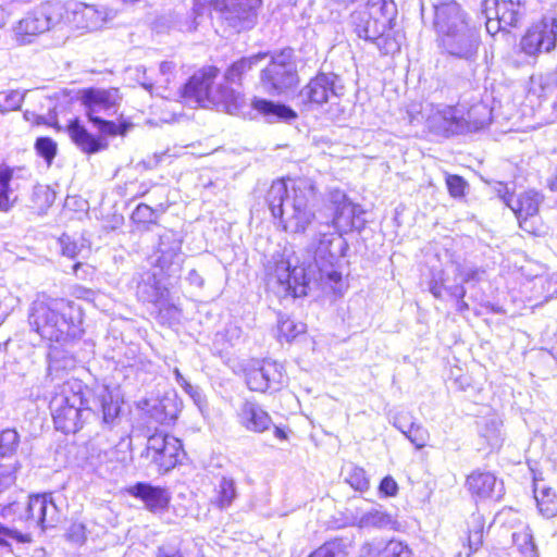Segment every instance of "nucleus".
I'll list each match as a JSON object with an SVG mask.
<instances>
[{
	"instance_id": "f257e3e1",
	"label": "nucleus",
	"mask_w": 557,
	"mask_h": 557,
	"mask_svg": "<svg viewBox=\"0 0 557 557\" xmlns=\"http://www.w3.org/2000/svg\"><path fill=\"white\" fill-rule=\"evenodd\" d=\"M338 239L330 225H320L317 236L307 246L302 260L298 257L281 259L275 262L272 274L285 295L306 296L311 284L342 294L343 275L335 268L336 255L331 247Z\"/></svg>"
},
{
	"instance_id": "f03ea898",
	"label": "nucleus",
	"mask_w": 557,
	"mask_h": 557,
	"mask_svg": "<svg viewBox=\"0 0 557 557\" xmlns=\"http://www.w3.org/2000/svg\"><path fill=\"white\" fill-rule=\"evenodd\" d=\"M49 408L57 430L76 433L91 412H101L102 421L112 424L119 417L117 399L107 387L99 388L90 400L83 393L78 381H66L58 385Z\"/></svg>"
},
{
	"instance_id": "7ed1b4c3",
	"label": "nucleus",
	"mask_w": 557,
	"mask_h": 557,
	"mask_svg": "<svg viewBox=\"0 0 557 557\" xmlns=\"http://www.w3.org/2000/svg\"><path fill=\"white\" fill-rule=\"evenodd\" d=\"M315 186L309 178L292 181L290 187L285 181L272 183L268 190L267 202L277 227L292 235H302L315 219Z\"/></svg>"
},
{
	"instance_id": "20e7f679",
	"label": "nucleus",
	"mask_w": 557,
	"mask_h": 557,
	"mask_svg": "<svg viewBox=\"0 0 557 557\" xmlns=\"http://www.w3.org/2000/svg\"><path fill=\"white\" fill-rule=\"evenodd\" d=\"M28 321L30 327L50 343H66L83 332L79 308L65 299H36Z\"/></svg>"
},
{
	"instance_id": "39448f33",
	"label": "nucleus",
	"mask_w": 557,
	"mask_h": 557,
	"mask_svg": "<svg viewBox=\"0 0 557 557\" xmlns=\"http://www.w3.org/2000/svg\"><path fill=\"white\" fill-rule=\"evenodd\" d=\"M433 109L434 107H430L432 113L426 117V125L430 131L444 136L469 132L472 128H483L494 121L503 125L498 121L500 116L508 121L509 131L523 126L519 122V107H471V110L468 111L469 120L463 114L459 115L457 107H444L443 110L436 111ZM524 126L534 127L533 125Z\"/></svg>"
},
{
	"instance_id": "423d86ee",
	"label": "nucleus",
	"mask_w": 557,
	"mask_h": 557,
	"mask_svg": "<svg viewBox=\"0 0 557 557\" xmlns=\"http://www.w3.org/2000/svg\"><path fill=\"white\" fill-rule=\"evenodd\" d=\"M396 16L394 0H368L350 13L349 23L358 38L374 44L383 54H393L399 50L398 42L389 35Z\"/></svg>"
},
{
	"instance_id": "0eeeda50",
	"label": "nucleus",
	"mask_w": 557,
	"mask_h": 557,
	"mask_svg": "<svg viewBox=\"0 0 557 557\" xmlns=\"http://www.w3.org/2000/svg\"><path fill=\"white\" fill-rule=\"evenodd\" d=\"M220 70L215 65H205L193 73L180 87L178 94L186 101L203 104H242L240 92L227 85H219L213 94V85Z\"/></svg>"
},
{
	"instance_id": "6e6552de",
	"label": "nucleus",
	"mask_w": 557,
	"mask_h": 557,
	"mask_svg": "<svg viewBox=\"0 0 557 557\" xmlns=\"http://www.w3.org/2000/svg\"><path fill=\"white\" fill-rule=\"evenodd\" d=\"M1 517L13 523L51 528L59 521V509L51 494L26 496L22 494L17 499L3 506Z\"/></svg>"
},
{
	"instance_id": "1a4fd4ad",
	"label": "nucleus",
	"mask_w": 557,
	"mask_h": 557,
	"mask_svg": "<svg viewBox=\"0 0 557 557\" xmlns=\"http://www.w3.org/2000/svg\"><path fill=\"white\" fill-rule=\"evenodd\" d=\"M65 8L59 1H45L27 12L13 28L21 45L32 44L38 36L60 28L64 24Z\"/></svg>"
},
{
	"instance_id": "9d476101",
	"label": "nucleus",
	"mask_w": 557,
	"mask_h": 557,
	"mask_svg": "<svg viewBox=\"0 0 557 557\" xmlns=\"http://www.w3.org/2000/svg\"><path fill=\"white\" fill-rule=\"evenodd\" d=\"M263 88L272 96H281L294 90L298 74L294 61V50L284 48L274 52L271 61L260 73Z\"/></svg>"
},
{
	"instance_id": "9b49d317",
	"label": "nucleus",
	"mask_w": 557,
	"mask_h": 557,
	"mask_svg": "<svg viewBox=\"0 0 557 557\" xmlns=\"http://www.w3.org/2000/svg\"><path fill=\"white\" fill-rule=\"evenodd\" d=\"M262 0H215L214 9L223 23L234 33L252 29L258 22Z\"/></svg>"
},
{
	"instance_id": "f8f14e48",
	"label": "nucleus",
	"mask_w": 557,
	"mask_h": 557,
	"mask_svg": "<svg viewBox=\"0 0 557 557\" xmlns=\"http://www.w3.org/2000/svg\"><path fill=\"white\" fill-rule=\"evenodd\" d=\"M182 451L181 441L163 432H156L147 438L145 450L140 457L156 467L158 472H168L173 469Z\"/></svg>"
},
{
	"instance_id": "ddd939ff",
	"label": "nucleus",
	"mask_w": 557,
	"mask_h": 557,
	"mask_svg": "<svg viewBox=\"0 0 557 557\" xmlns=\"http://www.w3.org/2000/svg\"><path fill=\"white\" fill-rule=\"evenodd\" d=\"M442 51L455 59L473 62L481 45L480 30L471 24L436 38Z\"/></svg>"
},
{
	"instance_id": "4468645a",
	"label": "nucleus",
	"mask_w": 557,
	"mask_h": 557,
	"mask_svg": "<svg viewBox=\"0 0 557 557\" xmlns=\"http://www.w3.org/2000/svg\"><path fill=\"white\" fill-rule=\"evenodd\" d=\"M245 376L248 388L260 393L280 391L286 383L283 366L272 360L252 362L247 368Z\"/></svg>"
},
{
	"instance_id": "2eb2a0df",
	"label": "nucleus",
	"mask_w": 557,
	"mask_h": 557,
	"mask_svg": "<svg viewBox=\"0 0 557 557\" xmlns=\"http://www.w3.org/2000/svg\"><path fill=\"white\" fill-rule=\"evenodd\" d=\"M345 92L342 78L334 73H319L301 89L309 104H338Z\"/></svg>"
},
{
	"instance_id": "dca6fc26",
	"label": "nucleus",
	"mask_w": 557,
	"mask_h": 557,
	"mask_svg": "<svg viewBox=\"0 0 557 557\" xmlns=\"http://www.w3.org/2000/svg\"><path fill=\"white\" fill-rule=\"evenodd\" d=\"M557 46V17L544 16L530 26L520 40L521 50L528 55L550 52Z\"/></svg>"
},
{
	"instance_id": "f3484780",
	"label": "nucleus",
	"mask_w": 557,
	"mask_h": 557,
	"mask_svg": "<svg viewBox=\"0 0 557 557\" xmlns=\"http://www.w3.org/2000/svg\"><path fill=\"white\" fill-rule=\"evenodd\" d=\"M470 24V16L456 0H445L433 5V28L436 38Z\"/></svg>"
},
{
	"instance_id": "a211bd4d",
	"label": "nucleus",
	"mask_w": 557,
	"mask_h": 557,
	"mask_svg": "<svg viewBox=\"0 0 557 557\" xmlns=\"http://www.w3.org/2000/svg\"><path fill=\"white\" fill-rule=\"evenodd\" d=\"M332 202L335 206L333 226L337 233H348L363 226V210L360 206L352 203L345 194L339 190L332 193Z\"/></svg>"
},
{
	"instance_id": "6ab92c4d",
	"label": "nucleus",
	"mask_w": 557,
	"mask_h": 557,
	"mask_svg": "<svg viewBox=\"0 0 557 557\" xmlns=\"http://www.w3.org/2000/svg\"><path fill=\"white\" fill-rule=\"evenodd\" d=\"M497 193L503 201L516 214L520 226L527 230L525 224L528 219L534 216L539 212V207L542 202L541 195L534 190H529L521 194L518 198H515L513 195L509 193L507 185L502 183H499Z\"/></svg>"
},
{
	"instance_id": "aec40b11",
	"label": "nucleus",
	"mask_w": 557,
	"mask_h": 557,
	"mask_svg": "<svg viewBox=\"0 0 557 557\" xmlns=\"http://www.w3.org/2000/svg\"><path fill=\"white\" fill-rule=\"evenodd\" d=\"M28 181L25 168L0 163V212H9L17 201L22 182Z\"/></svg>"
},
{
	"instance_id": "412c9836",
	"label": "nucleus",
	"mask_w": 557,
	"mask_h": 557,
	"mask_svg": "<svg viewBox=\"0 0 557 557\" xmlns=\"http://www.w3.org/2000/svg\"><path fill=\"white\" fill-rule=\"evenodd\" d=\"M226 114L244 120L263 119L265 123H289L297 117V113L290 107H223Z\"/></svg>"
},
{
	"instance_id": "4be33fe9",
	"label": "nucleus",
	"mask_w": 557,
	"mask_h": 557,
	"mask_svg": "<svg viewBox=\"0 0 557 557\" xmlns=\"http://www.w3.org/2000/svg\"><path fill=\"white\" fill-rule=\"evenodd\" d=\"M156 263L162 270L177 272L183 263L182 239L177 233L165 231L160 235Z\"/></svg>"
},
{
	"instance_id": "5701e85b",
	"label": "nucleus",
	"mask_w": 557,
	"mask_h": 557,
	"mask_svg": "<svg viewBox=\"0 0 557 557\" xmlns=\"http://www.w3.org/2000/svg\"><path fill=\"white\" fill-rule=\"evenodd\" d=\"M466 485L469 492L479 498L499 499L504 493L503 482L491 472L480 470L468 475Z\"/></svg>"
},
{
	"instance_id": "b1692460",
	"label": "nucleus",
	"mask_w": 557,
	"mask_h": 557,
	"mask_svg": "<svg viewBox=\"0 0 557 557\" xmlns=\"http://www.w3.org/2000/svg\"><path fill=\"white\" fill-rule=\"evenodd\" d=\"M129 493L134 497L139 498L151 512L163 511L168 508L171 499L165 488L141 482L132 486Z\"/></svg>"
},
{
	"instance_id": "393cba45",
	"label": "nucleus",
	"mask_w": 557,
	"mask_h": 557,
	"mask_svg": "<svg viewBox=\"0 0 557 557\" xmlns=\"http://www.w3.org/2000/svg\"><path fill=\"white\" fill-rule=\"evenodd\" d=\"M117 89L87 88L72 92L64 91V100L59 104H72L79 101V104H117Z\"/></svg>"
},
{
	"instance_id": "a878e982",
	"label": "nucleus",
	"mask_w": 557,
	"mask_h": 557,
	"mask_svg": "<svg viewBox=\"0 0 557 557\" xmlns=\"http://www.w3.org/2000/svg\"><path fill=\"white\" fill-rule=\"evenodd\" d=\"M239 422L248 431L261 433L272 424L269 413L253 401H245L238 413Z\"/></svg>"
},
{
	"instance_id": "bb28decb",
	"label": "nucleus",
	"mask_w": 557,
	"mask_h": 557,
	"mask_svg": "<svg viewBox=\"0 0 557 557\" xmlns=\"http://www.w3.org/2000/svg\"><path fill=\"white\" fill-rule=\"evenodd\" d=\"M490 5L504 24L518 27L527 15V0H490Z\"/></svg>"
},
{
	"instance_id": "cd10ccee",
	"label": "nucleus",
	"mask_w": 557,
	"mask_h": 557,
	"mask_svg": "<svg viewBox=\"0 0 557 557\" xmlns=\"http://www.w3.org/2000/svg\"><path fill=\"white\" fill-rule=\"evenodd\" d=\"M67 131L73 143L86 153H96L108 147L104 139L92 136L77 120L70 123Z\"/></svg>"
},
{
	"instance_id": "c85d7f7f",
	"label": "nucleus",
	"mask_w": 557,
	"mask_h": 557,
	"mask_svg": "<svg viewBox=\"0 0 557 557\" xmlns=\"http://www.w3.org/2000/svg\"><path fill=\"white\" fill-rule=\"evenodd\" d=\"M533 493L540 513L550 519L557 516V495L543 479L533 478Z\"/></svg>"
},
{
	"instance_id": "c756f323",
	"label": "nucleus",
	"mask_w": 557,
	"mask_h": 557,
	"mask_svg": "<svg viewBox=\"0 0 557 557\" xmlns=\"http://www.w3.org/2000/svg\"><path fill=\"white\" fill-rule=\"evenodd\" d=\"M356 525L359 529L397 530L398 522L395 517L381 507H374L361 513L356 519Z\"/></svg>"
},
{
	"instance_id": "7c9ffc66",
	"label": "nucleus",
	"mask_w": 557,
	"mask_h": 557,
	"mask_svg": "<svg viewBox=\"0 0 557 557\" xmlns=\"http://www.w3.org/2000/svg\"><path fill=\"white\" fill-rule=\"evenodd\" d=\"M73 15L76 27L88 32L99 29L106 21V15L102 10H99L96 5L86 3L78 4Z\"/></svg>"
},
{
	"instance_id": "2f4dec72",
	"label": "nucleus",
	"mask_w": 557,
	"mask_h": 557,
	"mask_svg": "<svg viewBox=\"0 0 557 557\" xmlns=\"http://www.w3.org/2000/svg\"><path fill=\"white\" fill-rule=\"evenodd\" d=\"M238 496L237 485L233 478L221 476L213 488L211 504L220 510L230 508Z\"/></svg>"
},
{
	"instance_id": "473e14b6",
	"label": "nucleus",
	"mask_w": 557,
	"mask_h": 557,
	"mask_svg": "<svg viewBox=\"0 0 557 557\" xmlns=\"http://www.w3.org/2000/svg\"><path fill=\"white\" fill-rule=\"evenodd\" d=\"M268 57V52H258L249 57H243L233 62L224 73L226 85L239 84L243 76L258 65L263 59Z\"/></svg>"
},
{
	"instance_id": "72a5a7b5",
	"label": "nucleus",
	"mask_w": 557,
	"mask_h": 557,
	"mask_svg": "<svg viewBox=\"0 0 557 557\" xmlns=\"http://www.w3.org/2000/svg\"><path fill=\"white\" fill-rule=\"evenodd\" d=\"M393 424L410 441L412 445H414L417 449H422L428 445L430 432L422 424L416 422L407 424L399 416L394 417Z\"/></svg>"
},
{
	"instance_id": "f704fd0d",
	"label": "nucleus",
	"mask_w": 557,
	"mask_h": 557,
	"mask_svg": "<svg viewBox=\"0 0 557 557\" xmlns=\"http://www.w3.org/2000/svg\"><path fill=\"white\" fill-rule=\"evenodd\" d=\"M502 425L503 421L497 413L488 414L479 422L480 435L486 440L492 449L502 446Z\"/></svg>"
},
{
	"instance_id": "c9c22d12",
	"label": "nucleus",
	"mask_w": 557,
	"mask_h": 557,
	"mask_svg": "<svg viewBox=\"0 0 557 557\" xmlns=\"http://www.w3.org/2000/svg\"><path fill=\"white\" fill-rule=\"evenodd\" d=\"M153 111L146 120L150 126H162L163 124L180 123L189 119V115L183 111H171L169 107H151Z\"/></svg>"
},
{
	"instance_id": "e433bc0d",
	"label": "nucleus",
	"mask_w": 557,
	"mask_h": 557,
	"mask_svg": "<svg viewBox=\"0 0 557 557\" xmlns=\"http://www.w3.org/2000/svg\"><path fill=\"white\" fill-rule=\"evenodd\" d=\"M512 543L518 548L522 557H537L536 545L533 534L528 525L512 533Z\"/></svg>"
},
{
	"instance_id": "4c0bfd02",
	"label": "nucleus",
	"mask_w": 557,
	"mask_h": 557,
	"mask_svg": "<svg viewBox=\"0 0 557 557\" xmlns=\"http://www.w3.org/2000/svg\"><path fill=\"white\" fill-rule=\"evenodd\" d=\"M91 111L88 113L89 120L98 127L99 132L107 136L125 135L131 127L129 123L113 121H106L99 116L94 115L96 112L95 107H90Z\"/></svg>"
},
{
	"instance_id": "58836bf2",
	"label": "nucleus",
	"mask_w": 557,
	"mask_h": 557,
	"mask_svg": "<svg viewBox=\"0 0 557 557\" xmlns=\"http://www.w3.org/2000/svg\"><path fill=\"white\" fill-rule=\"evenodd\" d=\"M163 289L158 285L154 275H148L147 281L138 284L137 295L143 301L159 304L163 297Z\"/></svg>"
},
{
	"instance_id": "ea45409f",
	"label": "nucleus",
	"mask_w": 557,
	"mask_h": 557,
	"mask_svg": "<svg viewBox=\"0 0 557 557\" xmlns=\"http://www.w3.org/2000/svg\"><path fill=\"white\" fill-rule=\"evenodd\" d=\"M486 271L479 267H465L457 264L455 267V281L460 280L459 284H476L484 281Z\"/></svg>"
},
{
	"instance_id": "a19ab883",
	"label": "nucleus",
	"mask_w": 557,
	"mask_h": 557,
	"mask_svg": "<svg viewBox=\"0 0 557 557\" xmlns=\"http://www.w3.org/2000/svg\"><path fill=\"white\" fill-rule=\"evenodd\" d=\"M59 245L63 256L71 259L76 258L84 249H87L86 240L83 237L73 238L70 235L63 234L59 238Z\"/></svg>"
},
{
	"instance_id": "79ce46f5",
	"label": "nucleus",
	"mask_w": 557,
	"mask_h": 557,
	"mask_svg": "<svg viewBox=\"0 0 557 557\" xmlns=\"http://www.w3.org/2000/svg\"><path fill=\"white\" fill-rule=\"evenodd\" d=\"M482 13L485 16V26L486 30L491 35H495L502 29H506L507 27H515L513 25L504 24V22L500 21L499 14H494V12L491 10L492 5H490V0H483L482 4Z\"/></svg>"
},
{
	"instance_id": "37998d69",
	"label": "nucleus",
	"mask_w": 557,
	"mask_h": 557,
	"mask_svg": "<svg viewBox=\"0 0 557 557\" xmlns=\"http://www.w3.org/2000/svg\"><path fill=\"white\" fill-rule=\"evenodd\" d=\"M32 200L38 210L45 211L53 205L55 193L47 185H37L34 187Z\"/></svg>"
},
{
	"instance_id": "c03bdc74",
	"label": "nucleus",
	"mask_w": 557,
	"mask_h": 557,
	"mask_svg": "<svg viewBox=\"0 0 557 557\" xmlns=\"http://www.w3.org/2000/svg\"><path fill=\"white\" fill-rule=\"evenodd\" d=\"M29 541V535L23 533L18 527H8L0 522V546H10L12 542L25 543Z\"/></svg>"
},
{
	"instance_id": "a18cd8bd",
	"label": "nucleus",
	"mask_w": 557,
	"mask_h": 557,
	"mask_svg": "<svg viewBox=\"0 0 557 557\" xmlns=\"http://www.w3.org/2000/svg\"><path fill=\"white\" fill-rule=\"evenodd\" d=\"M18 434L14 430H4L0 433V458L10 457L17 448ZM7 463H0L5 466Z\"/></svg>"
},
{
	"instance_id": "49530a36",
	"label": "nucleus",
	"mask_w": 557,
	"mask_h": 557,
	"mask_svg": "<svg viewBox=\"0 0 557 557\" xmlns=\"http://www.w3.org/2000/svg\"><path fill=\"white\" fill-rule=\"evenodd\" d=\"M380 557H412V552L405 542L391 540L380 552Z\"/></svg>"
},
{
	"instance_id": "de8ad7c7",
	"label": "nucleus",
	"mask_w": 557,
	"mask_h": 557,
	"mask_svg": "<svg viewBox=\"0 0 557 557\" xmlns=\"http://www.w3.org/2000/svg\"><path fill=\"white\" fill-rule=\"evenodd\" d=\"M37 153L42 157L48 165L52 163L57 154V143L50 137H39L35 143Z\"/></svg>"
},
{
	"instance_id": "09e8293b",
	"label": "nucleus",
	"mask_w": 557,
	"mask_h": 557,
	"mask_svg": "<svg viewBox=\"0 0 557 557\" xmlns=\"http://www.w3.org/2000/svg\"><path fill=\"white\" fill-rule=\"evenodd\" d=\"M346 482L356 491L364 492L369 488L370 482L366 471L359 467H352L346 476Z\"/></svg>"
},
{
	"instance_id": "8fccbe9b",
	"label": "nucleus",
	"mask_w": 557,
	"mask_h": 557,
	"mask_svg": "<svg viewBox=\"0 0 557 557\" xmlns=\"http://www.w3.org/2000/svg\"><path fill=\"white\" fill-rule=\"evenodd\" d=\"M304 332L305 325L302 323H295L290 319L278 321V333L281 336L285 337L286 341H292L298 334H301Z\"/></svg>"
},
{
	"instance_id": "3c124183",
	"label": "nucleus",
	"mask_w": 557,
	"mask_h": 557,
	"mask_svg": "<svg viewBox=\"0 0 557 557\" xmlns=\"http://www.w3.org/2000/svg\"><path fill=\"white\" fill-rule=\"evenodd\" d=\"M445 292L456 299V310L458 312L463 313L469 310V305L463 300L466 288L462 284L445 285Z\"/></svg>"
},
{
	"instance_id": "603ef678",
	"label": "nucleus",
	"mask_w": 557,
	"mask_h": 557,
	"mask_svg": "<svg viewBox=\"0 0 557 557\" xmlns=\"http://www.w3.org/2000/svg\"><path fill=\"white\" fill-rule=\"evenodd\" d=\"M446 185L449 191V195L454 198H460L465 196V190L468 186L467 182L463 177L459 175L448 174L446 176Z\"/></svg>"
},
{
	"instance_id": "864d4df0",
	"label": "nucleus",
	"mask_w": 557,
	"mask_h": 557,
	"mask_svg": "<svg viewBox=\"0 0 557 557\" xmlns=\"http://www.w3.org/2000/svg\"><path fill=\"white\" fill-rule=\"evenodd\" d=\"M17 468L16 462H9V465L0 466V493L14 484Z\"/></svg>"
},
{
	"instance_id": "5fc2aeb1",
	"label": "nucleus",
	"mask_w": 557,
	"mask_h": 557,
	"mask_svg": "<svg viewBox=\"0 0 557 557\" xmlns=\"http://www.w3.org/2000/svg\"><path fill=\"white\" fill-rule=\"evenodd\" d=\"M537 284H540L546 301L557 297V274L548 275L545 278L540 277L536 281V285Z\"/></svg>"
},
{
	"instance_id": "6e6d98bb",
	"label": "nucleus",
	"mask_w": 557,
	"mask_h": 557,
	"mask_svg": "<svg viewBox=\"0 0 557 557\" xmlns=\"http://www.w3.org/2000/svg\"><path fill=\"white\" fill-rule=\"evenodd\" d=\"M132 219L136 223H153L157 214L154 210L145 203H139L132 214Z\"/></svg>"
},
{
	"instance_id": "4d7b16f0",
	"label": "nucleus",
	"mask_w": 557,
	"mask_h": 557,
	"mask_svg": "<svg viewBox=\"0 0 557 557\" xmlns=\"http://www.w3.org/2000/svg\"><path fill=\"white\" fill-rule=\"evenodd\" d=\"M483 543V523L478 519L475 528L469 532L468 545L470 554L479 550Z\"/></svg>"
},
{
	"instance_id": "13d9d810",
	"label": "nucleus",
	"mask_w": 557,
	"mask_h": 557,
	"mask_svg": "<svg viewBox=\"0 0 557 557\" xmlns=\"http://www.w3.org/2000/svg\"><path fill=\"white\" fill-rule=\"evenodd\" d=\"M24 117L34 123V124H37V125H48V126H57L58 122H57V116H55V113L53 111H50L49 114L47 116L45 115H39V114H36L35 112H30L29 110H26L24 112Z\"/></svg>"
},
{
	"instance_id": "bf43d9fd",
	"label": "nucleus",
	"mask_w": 557,
	"mask_h": 557,
	"mask_svg": "<svg viewBox=\"0 0 557 557\" xmlns=\"http://www.w3.org/2000/svg\"><path fill=\"white\" fill-rule=\"evenodd\" d=\"M342 550L335 542H329L315 549L309 557H341Z\"/></svg>"
},
{
	"instance_id": "052dcab7",
	"label": "nucleus",
	"mask_w": 557,
	"mask_h": 557,
	"mask_svg": "<svg viewBox=\"0 0 557 557\" xmlns=\"http://www.w3.org/2000/svg\"><path fill=\"white\" fill-rule=\"evenodd\" d=\"M67 539L76 544H82L86 540V528L81 522H74L67 530Z\"/></svg>"
},
{
	"instance_id": "680f3d73",
	"label": "nucleus",
	"mask_w": 557,
	"mask_h": 557,
	"mask_svg": "<svg viewBox=\"0 0 557 557\" xmlns=\"http://www.w3.org/2000/svg\"><path fill=\"white\" fill-rule=\"evenodd\" d=\"M159 315L162 321H176L180 319V309L173 305L160 306Z\"/></svg>"
},
{
	"instance_id": "e2e57ef3",
	"label": "nucleus",
	"mask_w": 557,
	"mask_h": 557,
	"mask_svg": "<svg viewBox=\"0 0 557 557\" xmlns=\"http://www.w3.org/2000/svg\"><path fill=\"white\" fill-rule=\"evenodd\" d=\"M445 285H450L447 278H444L443 276H440L438 278L434 277L430 282L429 289L435 298L441 299L443 297V290H445Z\"/></svg>"
},
{
	"instance_id": "0e129e2a",
	"label": "nucleus",
	"mask_w": 557,
	"mask_h": 557,
	"mask_svg": "<svg viewBox=\"0 0 557 557\" xmlns=\"http://www.w3.org/2000/svg\"><path fill=\"white\" fill-rule=\"evenodd\" d=\"M380 493L385 496H395L398 491V485L392 476H385L380 483Z\"/></svg>"
},
{
	"instance_id": "69168bd1",
	"label": "nucleus",
	"mask_w": 557,
	"mask_h": 557,
	"mask_svg": "<svg viewBox=\"0 0 557 557\" xmlns=\"http://www.w3.org/2000/svg\"><path fill=\"white\" fill-rule=\"evenodd\" d=\"M182 388L185 391L186 394H188V396L194 400V403L199 408L202 407V405L205 404V397L202 395L201 389L198 386H194L188 382L187 385H184Z\"/></svg>"
},
{
	"instance_id": "338daca9",
	"label": "nucleus",
	"mask_w": 557,
	"mask_h": 557,
	"mask_svg": "<svg viewBox=\"0 0 557 557\" xmlns=\"http://www.w3.org/2000/svg\"><path fill=\"white\" fill-rule=\"evenodd\" d=\"M26 96V91L12 90L8 92H0V103L10 102L11 104H21Z\"/></svg>"
},
{
	"instance_id": "774afa93",
	"label": "nucleus",
	"mask_w": 557,
	"mask_h": 557,
	"mask_svg": "<svg viewBox=\"0 0 557 557\" xmlns=\"http://www.w3.org/2000/svg\"><path fill=\"white\" fill-rule=\"evenodd\" d=\"M156 557H184L176 546L165 544L158 548Z\"/></svg>"
}]
</instances>
